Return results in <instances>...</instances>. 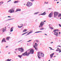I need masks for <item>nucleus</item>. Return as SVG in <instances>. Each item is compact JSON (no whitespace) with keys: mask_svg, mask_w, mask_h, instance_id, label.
Wrapping results in <instances>:
<instances>
[{"mask_svg":"<svg viewBox=\"0 0 61 61\" xmlns=\"http://www.w3.org/2000/svg\"><path fill=\"white\" fill-rule=\"evenodd\" d=\"M29 49L27 51H26L25 53H23V56H29V55L30 54H34V50L33 49H31L30 50Z\"/></svg>","mask_w":61,"mask_h":61,"instance_id":"f257e3e1","label":"nucleus"},{"mask_svg":"<svg viewBox=\"0 0 61 61\" xmlns=\"http://www.w3.org/2000/svg\"><path fill=\"white\" fill-rule=\"evenodd\" d=\"M17 49H18V51L21 52H23L24 51V50L23 48H19L18 49H16L15 50L17 51Z\"/></svg>","mask_w":61,"mask_h":61,"instance_id":"f03ea898","label":"nucleus"},{"mask_svg":"<svg viewBox=\"0 0 61 61\" xmlns=\"http://www.w3.org/2000/svg\"><path fill=\"white\" fill-rule=\"evenodd\" d=\"M33 5V4L32 2H30L29 1L28 2L27 4H26V5L27 6H29L30 7V6H32Z\"/></svg>","mask_w":61,"mask_h":61,"instance_id":"7ed1b4c3","label":"nucleus"},{"mask_svg":"<svg viewBox=\"0 0 61 61\" xmlns=\"http://www.w3.org/2000/svg\"><path fill=\"white\" fill-rule=\"evenodd\" d=\"M45 24V23L43 21H41V23L40 25H39V27L40 28L42 27Z\"/></svg>","mask_w":61,"mask_h":61,"instance_id":"20e7f679","label":"nucleus"},{"mask_svg":"<svg viewBox=\"0 0 61 61\" xmlns=\"http://www.w3.org/2000/svg\"><path fill=\"white\" fill-rule=\"evenodd\" d=\"M58 14H59V13L57 12L56 11L54 12V16L55 17L57 16L58 15Z\"/></svg>","mask_w":61,"mask_h":61,"instance_id":"39448f33","label":"nucleus"},{"mask_svg":"<svg viewBox=\"0 0 61 61\" xmlns=\"http://www.w3.org/2000/svg\"><path fill=\"white\" fill-rule=\"evenodd\" d=\"M14 10L13 9H11L10 10L8 11V12L10 13L11 14V13H14Z\"/></svg>","mask_w":61,"mask_h":61,"instance_id":"423d86ee","label":"nucleus"},{"mask_svg":"<svg viewBox=\"0 0 61 61\" xmlns=\"http://www.w3.org/2000/svg\"><path fill=\"white\" fill-rule=\"evenodd\" d=\"M52 15H53V13L51 12L49 14L48 16L49 17L51 18L52 17Z\"/></svg>","mask_w":61,"mask_h":61,"instance_id":"0eeeda50","label":"nucleus"},{"mask_svg":"<svg viewBox=\"0 0 61 61\" xmlns=\"http://www.w3.org/2000/svg\"><path fill=\"white\" fill-rule=\"evenodd\" d=\"M5 40V38H3L1 41V43H3L4 42H6V41Z\"/></svg>","mask_w":61,"mask_h":61,"instance_id":"6e6552de","label":"nucleus"},{"mask_svg":"<svg viewBox=\"0 0 61 61\" xmlns=\"http://www.w3.org/2000/svg\"><path fill=\"white\" fill-rule=\"evenodd\" d=\"M58 33L57 32H55L54 33V35H55L56 36H58Z\"/></svg>","mask_w":61,"mask_h":61,"instance_id":"1a4fd4ad","label":"nucleus"},{"mask_svg":"<svg viewBox=\"0 0 61 61\" xmlns=\"http://www.w3.org/2000/svg\"><path fill=\"white\" fill-rule=\"evenodd\" d=\"M3 29V31L2 33H4V31H5V30H6V27H5V28H3L2 29Z\"/></svg>","mask_w":61,"mask_h":61,"instance_id":"9d476101","label":"nucleus"},{"mask_svg":"<svg viewBox=\"0 0 61 61\" xmlns=\"http://www.w3.org/2000/svg\"><path fill=\"white\" fill-rule=\"evenodd\" d=\"M41 52H38V56H42L40 55L41 54Z\"/></svg>","mask_w":61,"mask_h":61,"instance_id":"9b49d317","label":"nucleus"},{"mask_svg":"<svg viewBox=\"0 0 61 61\" xmlns=\"http://www.w3.org/2000/svg\"><path fill=\"white\" fill-rule=\"evenodd\" d=\"M13 19H14V18H13L12 19H9L6 20H5V22H6L7 21H8V20H13Z\"/></svg>","mask_w":61,"mask_h":61,"instance_id":"f8f14e48","label":"nucleus"},{"mask_svg":"<svg viewBox=\"0 0 61 61\" xmlns=\"http://www.w3.org/2000/svg\"><path fill=\"white\" fill-rule=\"evenodd\" d=\"M54 55V53H53L51 54L50 55L51 58H52V57H53V55Z\"/></svg>","mask_w":61,"mask_h":61,"instance_id":"ddd939ff","label":"nucleus"},{"mask_svg":"<svg viewBox=\"0 0 61 61\" xmlns=\"http://www.w3.org/2000/svg\"><path fill=\"white\" fill-rule=\"evenodd\" d=\"M46 15V12H44L43 13L41 14V15Z\"/></svg>","mask_w":61,"mask_h":61,"instance_id":"4468645a","label":"nucleus"},{"mask_svg":"<svg viewBox=\"0 0 61 61\" xmlns=\"http://www.w3.org/2000/svg\"><path fill=\"white\" fill-rule=\"evenodd\" d=\"M40 32H42V31H39L35 32L34 33V34H35V33H40Z\"/></svg>","mask_w":61,"mask_h":61,"instance_id":"2eb2a0df","label":"nucleus"},{"mask_svg":"<svg viewBox=\"0 0 61 61\" xmlns=\"http://www.w3.org/2000/svg\"><path fill=\"white\" fill-rule=\"evenodd\" d=\"M10 38V37H7L6 39H7V40H9V38Z\"/></svg>","mask_w":61,"mask_h":61,"instance_id":"dca6fc26","label":"nucleus"},{"mask_svg":"<svg viewBox=\"0 0 61 61\" xmlns=\"http://www.w3.org/2000/svg\"><path fill=\"white\" fill-rule=\"evenodd\" d=\"M18 2V1H14V4H15L16 3H17Z\"/></svg>","mask_w":61,"mask_h":61,"instance_id":"f3484780","label":"nucleus"},{"mask_svg":"<svg viewBox=\"0 0 61 61\" xmlns=\"http://www.w3.org/2000/svg\"><path fill=\"white\" fill-rule=\"evenodd\" d=\"M37 46V44L36 43H35L34 46L35 47V46Z\"/></svg>","mask_w":61,"mask_h":61,"instance_id":"a211bd4d","label":"nucleus"},{"mask_svg":"<svg viewBox=\"0 0 61 61\" xmlns=\"http://www.w3.org/2000/svg\"><path fill=\"white\" fill-rule=\"evenodd\" d=\"M17 11H21V10L19 9H17L16 11L17 12Z\"/></svg>","mask_w":61,"mask_h":61,"instance_id":"6ab92c4d","label":"nucleus"},{"mask_svg":"<svg viewBox=\"0 0 61 61\" xmlns=\"http://www.w3.org/2000/svg\"><path fill=\"white\" fill-rule=\"evenodd\" d=\"M38 13H39V12H36V13H34V15H37V14H38Z\"/></svg>","mask_w":61,"mask_h":61,"instance_id":"aec40b11","label":"nucleus"},{"mask_svg":"<svg viewBox=\"0 0 61 61\" xmlns=\"http://www.w3.org/2000/svg\"><path fill=\"white\" fill-rule=\"evenodd\" d=\"M11 59H10V60L9 59H7L5 61H11Z\"/></svg>","mask_w":61,"mask_h":61,"instance_id":"412c9836","label":"nucleus"},{"mask_svg":"<svg viewBox=\"0 0 61 61\" xmlns=\"http://www.w3.org/2000/svg\"><path fill=\"white\" fill-rule=\"evenodd\" d=\"M34 47L35 48V49L36 50H38V48H36L35 46H34Z\"/></svg>","mask_w":61,"mask_h":61,"instance_id":"4be33fe9","label":"nucleus"},{"mask_svg":"<svg viewBox=\"0 0 61 61\" xmlns=\"http://www.w3.org/2000/svg\"><path fill=\"white\" fill-rule=\"evenodd\" d=\"M26 31H27V30L25 29L23 30V32H26Z\"/></svg>","mask_w":61,"mask_h":61,"instance_id":"5701e85b","label":"nucleus"},{"mask_svg":"<svg viewBox=\"0 0 61 61\" xmlns=\"http://www.w3.org/2000/svg\"><path fill=\"white\" fill-rule=\"evenodd\" d=\"M44 29V28H41L40 29V30H43Z\"/></svg>","mask_w":61,"mask_h":61,"instance_id":"b1692460","label":"nucleus"},{"mask_svg":"<svg viewBox=\"0 0 61 61\" xmlns=\"http://www.w3.org/2000/svg\"><path fill=\"white\" fill-rule=\"evenodd\" d=\"M36 42H37V43H38V42H39V41H38V40H36Z\"/></svg>","mask_w":61,"mask_h":61,"instance_id":"393cba45","label":"nucleus"},{"mask_svg":"<svg viewBox=\"0 0 61 61\" xmlns=\"http://www.w3.org/2000/svg\"><path fill=\"white\" fill-rule=\"evenodd\" d=\"M49 27H50V29H54L52 27H50V26H49Z\"/></svg>","mask_w":61,"mask_h":61,"instance_id":"a878e982","label":"nucleus"},{"mask_svg":"<svg viewBox=\"0 0 61 61\" xmlns=\"http://www.w3.org/2000/svg\"><path fill=\"white\" fill-rule=\"evenodd\" d=\"M59 48H58L57 49V50H56V51H59Z\"/></svg>","mask_w":61,"mask_h":61,"instance_id":"bb28decb","label":"nucleus"},{"mask_svg":"<svg viewBox=\"0 0 61 61\" xmlns=\"http://www.w3.org/2000/svg\"><path fill=\"white\" fill-rule=\"evenodd\" d=\"M48 2H45V3L46 4H48Z\"/></svg>","mask_w":61,"mask_h":61,"instance_id":"cd10ccee","label":"nucleus"},{"mask_svg":"<svg viewBox=\"0 0 61 61\" xmlns=\"http://www.w3.org/2000/svg\"><path fill=\"white\" fill-rule=\"evenodd\" d=\"M10 32H12V31H13V29H11H11H10Z\"/></svg>","mask_w":61,"mask_h":61,"instance_id":"c85d7f7f","label":"nucleus"},{"mask_svg":"<svg viewBox=\"0 0 61 61\" xmlns=\"http://www.w3.org/2000/svg\"><path fill=\"white\" fill-rule=\"evenodd\" d=\"M0 3L2 5L4 3V2H3V1H2L1 2H0Z\"/></svg>","mask_w":61,"mask_h":61,"instance_id":"c756f323","label":"nucleus"},{"mask_svg":"<svg viewBox=\"0 0 61 61\" xmlns=\"http://www.w3.org/2000/svg\"><path fill=\"white\" fill-rule=\"evenodd\" d=\"M14 29V27H12L11 28H10V30H11V29Z\"/></svg>","mask_w":61,"mask_h":61,"instance_id":"7c9ffc66","label":"nucleus"},{"mask_svg":"<svg viewBox=\"0 0 61 61\" xmlns=\"http://www.w3.org/2000/svg\"><path fill=\"white\" fill-rule=\"evenodd\" d=\"M18 57H19L20 58H21V56H20V55H18Z\"/></svg>","mask_w":61,"mask_h":61,"instance_id":"2f4dec72","label":"nucleus"},{"mask_svg":"<svg viewBox=\"0 0 61 61\" xmlns=\"http://www.w3.org/2000/svg\"><path fill=\"white\" fill-rule=\"evenodd\" d=\"M32 41V40H29V41H27V42H30V41Z\"/></svg>","mask_w":61,"mask_h":61,"instance_id":"473e14b6","label":"nucleus"},{"mask_svg":"<svg viewBox=\"0 0 61 61\" xmlns=\"http://www.w3.org/2000/svg\"><path fill=\"white\" fill-rule=\"evenodd\" d=\"M53 32H56V30H54Z\"/></svg>","mask_w":61,"mask_h":61,"instance_id":"72a5a7b5","label":"nucleus"},{"mask_svg":"<svg viewBox=\"0 0 61 61\" xmlns=\"http://www.w3.org/2000/svg\"><path fill=\"white\" fill-rule=\"evenodd\" d=\"M38 56L39 58H41V57H40L38 55Z\"/></svg>","mask_w":61,"mask_h":61,"instance_id":"f704fd0d","label":"nucleus"},{"mask_svg":"<svg viewBox=\"0 0 61 61\" xmlns=\"http://www.w3.org/2000/svg\"><path fill=\"white\" fill-rule=\"evenodd\" d=\"M23 54H22V55H20V56L21 57H22V56H23Z\"/></svg>","mask_w":61,"mask_h":61,"instance_id":"c9c22d12","label":"nucleus"},{"mask_svg":"<svg viewBox=\"0 0 61 61\" xmlns=\"http://www.w3.org/2000/svg\"><path fill=\"white\" fill-rule=\"evenodd\" d=\"M43 55L42 56H42V57H44V54H42Z\"/></svg>","mask_w":61,"mask_h":61,"instance_id":"e433bc0d","label":"nucleus"},{"mask_svg":"<svg viewBox=\"0 0 61 61\" xmlns=\"http://www.w3.org/2000/svg\"><path fill=\"white\" fill-rule=\"evenodd\" d=\"M18 28H20V26H18Z\"/></svg>","mask_w":61,"mask_h":61,"instance_id":"4c0bfd02","label":"nucleus"},{"mask_svg":"<svg viewBox=\"0 0 61 61\" xmlns=\"http://www.w3.org/2000/svg\"><path fill=\"white\" fill-rule=\"evenodd\" d=\"M8 47V46H6V47H5V48H7Z\"/></svg>","mask_w":61,"mask_h":61,"instance_id":"58836bf2","label":"nucleus"},{"mask_svg":"<svg viewBox=\"0 0 61 61\" xmlns=\"http://www.w3.org/2000/svg\"><path fill=\"white\" fill-rule=\"evenodd\" d=\"M59 51H60L59 52V53H60V52H61V50H60H60H59Z\"/></svg>","mask_w":61,"mask_h":61,"instance_id":"ea45409f","label":"nucleus"},{"mask_svg":"<svg viewBox=\"0 0 61 61\" xmlns=\"http://www.w3.org/2000/svg\"><path fill=\"white\" fill-rule=\"evenodd\" d=\"M8 17H10V18H11V17L10 16H8Z\"/></svg>","mask_w":61,"mask_h":61,"instance_id":"a19ab883","label":"nucleus"},{"mask_svg":"<svg viewBox=\"0 0 61 61\" xmlns=\"http://www.w3.org/2000/svg\"><path fill=\"white\" fill-rule=\"evenodd\" d=\"M29 35V33H27V34L26 35V36H27V35Z\"/></svg>","mask_w":61,"mask_h":61,"instance_id":"79ce46f5","label":"nucleus"},{"mask_svg":"<svg viewBox=\"0 0 61 61\" xmlns=\"http://www.w3.org/2000/svg\"><path fill=\"white\" fill-rule=\"evenodd\" d=\"M22 41V40H21L20 41H18V43H19V42H21V41Z\"/></svg>","mask_w":61,"mask_h":61,"instance_id":"37998d69","label":"nucleus"},{"mask_svg":"<svg viewBox=\"0 0 61 61\" xmlns=\"http://www.w3.org/2000/svg\"><path fill=\"white\" fill-rule=\"evenodd\" d=\"M30 1H32V2H33V1H34V0H30Z\"/></svg>","mask_w":61,"mask_h":61,"instance_id":"c03bdc74","label":"nucleus"},{"mask_svg":"<svg viewBox=\"0 0 61 61\" xmlns=\"http://www.w3.org/2000/svg\"><path fill=\"white\" fill-rule=\"evenodd\" d=\"M55 30H56V31H57L58 30L57 29H56Z\"/></svg>","mask_w":61,"mask_h":61,"instance_id":"a18cd8bd","label":"nucleus"},{"mask_svg":"<svg viewBox=\"0 0 61 61\" xmlns=\"http://www.w3.org/2000/svg\"><path fill=\"white\" fill-rule=\"evenodd\" d=\"M11 0H10L9 1H8V2H7L8 3V2H10V1H11Z\"/></svg>","mask_w":61,"mask_h":61,"instance_id":"49530a36","label":"nucleus"},{"mask_svg":"<svg viewBox=\"0 0 61 61\" xmlns=\"http://www.w3.org/2000/svg\"><path fill=\"white\" fill-rule=\"evenodd\" d=\"M27 33V32H26L24 34H26V33Z\"/></svg>","mask_w":61,"mask_h":61,"instance_id":"de8ad7c7","label":"nucleus"},{"mask_svg":"<svg viewBox=\"0 0 61 61\" xmlns=\"http://www.w3.org/2000/svg\"><path fill=\"white\" fill-rule=\"evenodd\" d=\"M23 27V26H20V28H21V27Z\"/></svg>","mask_w":61,"mask_h":61,"instance_id":"09e8293b","label":"nucleus"},{"mask_svg":"<svg viewBox=\"0 0 61 61\" xmlns=\"http://www.w3.org/2000/svg\"><path fill=\"white\" fill-rule=\"evenodd\" d=\"M30 33H31L33 32V31H30Z\"/></svg>","mask_w":61,"mask_h":61,"instance_id":"8fccbe9b","label":"nucleus"},{"mask_svg":"<svg viewBox=\"0 0 61 61\" xmlns=\"http://www.w3.org/2000/svg\"><path fill=\"white\" fill-rule=\"evenodd\" d=\"M25 35V34L24 33H23L22 34V36L23 35Z\"/></svg>","mask_w":61,"mask_h":61,"instance_id":"3c124183","label":"nucleus"},{"mask_svg":"<svg viewBox=\"0 0 61 61\" xmlns=\"http://www.w3.org/2000/svg\"><path fill=\"white\" fill-rule=\"evenodd\" d=\"M51 44H52V43H53V42H51Z\"/></svg>","mask_w":61,"mask_h":61,"instance_id":"603ef678","label":"nucleus"},{"mask_svg":"<svg viewBox=\"0 0 61 61\" xmlns=\"http://www.w3.org/2000/svg\"><path fill=\"white\" fill-rule=\"evenodd\" d=\"M44 35H46V36H47V34H44Z\"/></svg>","mask_w":61,"mask_h":61,"instance_id":"864d4df0","label":"nucleus"},{"mask_svg":"<svg viewBox=\"0 0 61 61\" xmlns=\"http://www.w3.org/2000/svg\"><path fill=\"white\" fill-rule=\"evenodd\" d=\"M49 48H50L51 49H52V48L50 47H49Z\"/></svg>","mask_w":61,"mask_h":61,"instance_id":"5fc2aeb1","label":"nucleus"},{"mask_svg":"<svg viewBox=\"0 0 61 61\" xmlns=\"http://www.w3.org/2000/svg\"><path fill=\"white\" fill-rule=\"evenodd\" d=\"M59 34H61V32H59Z\"/></svg>","mask_w":61,"mask_h":61,"instance_id":"6e6d98bb","label":"nucleus"},{"mask_svg":"<svg viewBox=\"0 0 61 61\" xmlns=\"http://www.w3.org/2000/svg\"><path fill=\"white\" fill-rule=\"evenodd\" d=\"M41 15V14H40L39 15Z\"/></svg>","mask_w":61,"mask_h":61,"instance_id":"4d7b16f0","label":"nucleus"},{"mask_svg":"<svg viewBox=\"0 0 61 61\" xmlns=\"http://www.w3.org/2000/svg\"><path fill=\"white\" fill-rule=\"evenodd\" d=\"M21 25H22L23 26V24H21Z\"/></svg>","mask_w":61,"mask_h":61,"instance_id":"13d9d810","label":"nucleus"},{"mask_svg":"<svg viewBox=\"0 0 61 61\" xmlns=\"http://www.w3.org/2000/svg\"><path fill=\"white\" fill-rule=\"evenodd\" d=\"M59 3V2H57V4H58V3Z\"/></svg>","mask_w":61,"mask_h":61,"instance_id":"bf43d9fd","label":"nucleus"},{"mask_svg":"<svg viewBox=\"0 0 61 61\" xmlns=\"http://www.w3.org/2000/svg\"><path fill=\"white\" fill-rule=\"evenodd\" d=\"M55 0H56V1H57V0H54V1H55Z\"/></svg>","mask_w":61,"mask_h":61,"instance_id":"052dcab7","label":"nucleus"},{"mask_svg":"<svg viewBox=\"0 0 61 61\" xmlns=\"http://www.w3.org/2000/svg\"><path fill=\"white\" fill-rule=\"evenodd\" d=\"M49 9H51V8H49Z\"/></svg>","mask_w":61,"mask_h":61,"instance_id":"680f3d73","label":"nucleus"},{"mask_svg":"<svg viewBox=\"0 0 61 61\" xmlns=\"http://www.w3.org/2000/svg\"><path fill=\"white\" fill-rule=\"evenodd\" d=\"M44 22H46V21H43Z\"/></svg>","mask_w":61,"mask_h":61,"instance_id":"e2e57ef3","label":"nucleus"},{"mask_svg":"<svg viewBox=\"0 0 61 61\" xmlns=\"http://www.w3.org/2000/svg\"><path fill=\"white\" fill-rule=\"evenodd\" d=\"M15 53H16V52L15 51H14Z\"/></svg>","mask_w":61,"mask_h":61,"instance_id":"0e129e2a","label":"nucleus"},{"mask_svg":"<svg viewBox=\"0 0 61 61\" xmlns=\"http://www.w3.org/2000/svg\"><path fill=\"white\" fill-rule=\"evenodd\" d=\"M25 5V4H24V5Z\"/></svg>","mask_w":61,"mask_h":61,"instance_id":"69168bd1","label":"nucleus"},{"mask_svg":"<svg viewBox=\"0 0 61 61\" xmlns=\"http://www.w3.org/2000/svg\"><path fill=\"white\" fill-rule=\"evenodd\" d=\"M42 53H41V55H42Z\"/></svg>","mask_w":61,"mask_h":61,"instance_id":"338daca9","label":"nucleus"},{"mask_svg":"<svg viewBox=\"0 0 61 61\" xmlns=\"http://www.w3.org/2000/svg\"><path fill=\"white\" fill-rule=\"evenodd\" d=\"M10 53L9 52V53H8V54H10Z\"/></svg>","mask_w":61,"mask_h":61,"instance_id":"774afa93","label":"nucleus"}]
</instances>
